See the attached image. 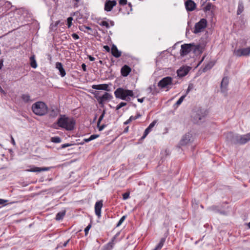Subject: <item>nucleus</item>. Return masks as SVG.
Segmentation results:
<instances>
[{"label":"nucleus","mask_w":250,"mask_h":250,"mask_svg":"<svg viewBox=\"0 0 250 250\" xmlns=\"http://www.w3.org/2000/svg\"><path fill=\"white\" fill-rule=\"evenodd\" d=\"M56 124L60 127L67 131H72L75 128L76 121L73 118L68 117L65 115H61Z\"/></svg>","instance_id":"f257e3e1"},{"label":"nucleus","mask_w":250,"mask_h":250,"mask_svg":"<svg viewBox=\"0 0 250 250\" xmlns=\"http://www.w3.org/2000/svg\"><path fill=\"white\" fill-rule=\"evenodd\" d=\"M227 137L231 144L244 145L250 140V132L242 135L229 132L227 134Z\"/></svg>","instance_id":"f03ea898"},{"label":"nucleus","mask_w":250,"mask_h":250,"mask_svg":"<svg viewBox=\"0 0 250 250\" xmlns=\"http://www.w3.org/2000/svg\"><path fill=\"white\" fill-rule=\"evenodd\" d=\"M114 95L116 98L129 102L131 100L130 97H134L132 90L125 89L122 87L118 88L114 91Z\"/></svg>","instance_id":"7ed1b4c3"},{"label":"nucleus","mask_w":250,"mask_h":250,"mask_svg":"<svg viewBox=\"0 0 250 250\" xmlns=\"http://www.w3.org/2000/svg\"><path fill=\"white\" fill-rule=\"evenodd\" d=\"M32 110L36 115L43 116L47 113L48 107L44 102H37L32 104Z\"/></svg>","instance_id":"20e7f679"},{"label":"nucleus","mask_w":250,"mask_h":250,"mask_svg":"<svg viewBox=\"0 0 250 250\" xmlns=\"http://www.w3.org/2000/svg\"><path fill=\"white\" fill-rule=\"evenodd\" d=\"M200 48L199 45H195L193 43H185L181 45L180 55L185 56L190 52H195Z\"/></svg>","instance_id":"39448f33"},{"label":"nucleus","mask_w":250,"mask_h":250,"mask_svg":"<svg viewBox=\"0 0 250 250\" xmlns=\"http://www.w3.org/2000/svg\"><path fill=\"white\" fill-rule=\"evenodd\" d=\"M176 83V82H174L171 77L167 76L160 80L158 83V86L161 89H166V90L167 91Z\"/></svg>","instance_id":"423d86ee"},{"label":"nucleus","mask_w":250,"mask_h":250,"mask_svg":"<svg viewBox=\"0 0 250 250\" xmlns=\"http://www.w3.org/2000/svg\"><path fill=\"white\" fill-rule=\"evenodd\" d=\"M206 111L200 108L195 109L192 112L193 120L195 123L198 124L207 115Z\"/></svg>","instance_id":"0eeeda50"},{"label":"nucleus","mask_w":250,"mask_h":250,"mask_svg":"<svg viewBox=\"0 0 250 250\" xmlns=\"http://www.w3.org/2000/svg\"><path fill=\"white\" fill-rule=\"evenodd\" d=\"M207 25V21L205 19H201L200 21L197 22L194 28L193 33L197 34L201 32L203 30L206 28Z\"/></svg>","instance_id":"6e6552de"},{"label":"nucleus","mask_w":250,"mask_h":250,"mask_svg":"<svg viewBox=\"0 0 250 250\" xmlns=\"http://www.w3.org/2000/svg\"><path fill=\"white\" fill-rule=\"evenodd\" d=\"M233 53L237 57L248 56L250 54V46L247 48L235 49L234 50Z\"/></svg>","instance_id":"1a4fd4ad"},{"label":"nucleus","mask_w":250,"mask_h":250,"mask_svg":"<svg viewBox=\"0 0 250 250\" xmlns=\"http://www.w3.org/2000/svg\"><path fill=\"white\" fill-rule=\"evenodd\" d=\"M112 98V95L107 92H105L102 97H100L98 100L100 104H101L102 106H104L103 103L104 101L110 100Z\"/></svg>","instance_id":"9d476101"},{"label":"nucleus","mask_w":250,"mask_h":250,"mask_svg":"<svg viewBox=\"0 0 250 250\" xmlns=\"http://www.w3.org/2000/svg\"><path fill=\"white\" fill-rule=\"evenodd\" d=\"M31 168L27 169V171L34 172H41L42 171H48L50 169V167H39L35 166H30Z\"/></svg>","instance_id":"9b49d317"},{"label":"nucleus","mask_w":250,"mask_h":250,"mask_svg":"<svg viewBox=\"0 0 250 250\" xmlns=\"http://www.w3.org/2000/svg\"><path fill=\"white\" fill-rule=\"evenodd\" d=\"M103 201H97L95 205V212L96 215L100 218L101 214V208L103 207Z\"/></svg>","instance_id":"f8f14e48"},{"label":"nucleus","mask_w":250,"mask_h":250,"mask_svg":"<svg viewBox=\"0 0 250 250\" xmlns=\"http://www.w3.org/2000/svg\"><path fill=\"white\" fill-rule=\"evenodd\" d=\"M185 6L188 11H192L195 9L196 4L192 0H187L185 2Z\"/></svg>","instance_id":"ddd939ff"},{"label":"nucleus","mask_w":250,"mask_h":250,"mask_svg":"<svg viewBox=\"0 0 250 250\" xmlns=\"http://www.w3.org/2000/svg\"><path fill=\"white\" fill-rule=\"evenodd\" d=\"M191 134L189 133L185 134L180 140L179 145L182 146L187 145L190 141Z\"/></svg>","instance_id":"4468645a"},{"label":"nucleus","mask_w":250,"mask_h":250,"mask_svg":"<svg viewBox=\"0 0 250 250\" xmlns=\"http://www.w3.org/2000/svg\"><path fill=\"white\" fill-rule=\"evenodd\" d=\"M229 79L228 77H224L221 83V90L222 92H225L227 90Z\"/></svg>","instance_id":"2eb2a0df"},{"label":"nucleus","mask_w":250,"mask_h":250,"mask_svg":"<svg viewBox=\"0 0 250 250\" xmlns=\"http://www.w3.org/2000/svg\"><path fill=\"white\" fill-rule=\"evenodd\" d=\"M55 67L59 71L60 75L62 77H63L65 76V71L63 67L62 64L61 62H57L55 64Z\"/></svg>","instance_id":"dca6fc26"},{"label":"nucleus","mask_w":250,"mask_h":250,"mask_svg":"<svg viewBox=\"0 0 250 250\" xmlns=\"http://www.w3.org/2000/svg\"><path fill=\"white\" fill-rule=\"evenodd\" d=\"M131 68L127 65H124L121 69V75L124 77L127 76L131 72Z\"/></svg>","instance_id":"f3484780"},{"label":"nucleus","mask_w":250,"mask_h":250,"mask_svg":"<svg viewBox=\"0 0 250 250\" xmlns=\"http://www.w3.org/2000/svg\"><path fill=\"white\" fill-rule=\"evenodd\" d=\"M111 52L112 55L115 58H119L121 56V52L118 49L117 46L114 44H113L111 47Z\"/></svg>","instance_id":"a211bd4d"},{"label":"nucleus","mask_w":250,"mask_h":250,"mask_svg":"<svg viewBox=\"0 0 250 250\" xmlns=\"http://www.w3.org/2000/svg\"><path fill=\"white\" fill-rule=\"evenodd\" d=\"M92 88L97 90H104L108 91V85L107 84H101L97 85H93Z\"/></svg>","instance_id":"6ab92c4d"},{"label":"nucleus","mask_w":250,"mask_h":250,"mask_svg":"<svg viewBox=\"0 0 250 250\" xmlns=\"http://www.w3.org/2000/svg\"><path fill=\"white\" fill-rule=\"evenodd\" d=\"M188 69L187 68H180L177 71V75L179 77H183L185 76L188 72Z\"/></svg>","instance_id":"aec40b11"},{"label":"nucleus","mask_w":250,"mask_h":250,"mask_svg":"<svg viewBox=\"0 0 250 250\" xmlns=\"http://www.w3.org/2000/svg\"><path fill=\"white\" fill-rule=\"evenodd\" d=\"M115 238L116 237L114 236L110 242L104 246L102 250H111L113 248L114 241Z\"/></svg>","instance_id":"412c9836"},{"label":"nucleus","mask_w":250,"mask_h":250,"mask_svg":"<svg viewBox=\"0 0 250 250\" xmlns=\"http://www.w3.org/2000/svg\"><path fill=\"white\" fill-rule=\"evenodd\" d=\"M244 3L242 0H239L238 2V5L237 10V15H240L244 11Z\"/></svg>","instance_id":"4be33fe9"},{"label":"nucleus","mask_w":250,"mask_h":250,"mask_svg":"<svg viewBox=\"0 0 250 250\" xmlns=\"http://www.w3.org/2000/svg\"><path fill=\"white\" fill-rule=\"evenodd\" d=\"M30 63L31 66L33 68H36L37 67V63L35 59V55H33L30 58Z\"/></svg>","instance_id":"5701e85b"},{"label":"nucleus","mask_w":250,"mask_h":250,"mask_svg":"<svg viewBox=\"0 0 250 250\" xmlns=\"http://www.w3.org/2000/svg\"><path fill=\"white\" fill-rule=\"evenodd\" d=\"M21 98L24 103H29L31 101L30 96L29 94H23L21 95Z\"/></svg>","instance_id":"b1692460"},{"label":"nucleus","mask_w":250,"mask_h":250,"mask_svg":"<svg viewBox=\"0 0 250 250\" xmlns=\"http://www.w3.org/2000/svg\"><path fill=\"white\" fill-rule=\"evenodd\" d=\"M65 214V210L58 212L56 215V218H55L56 220H58V221L62 220L63 219V217L64 216Z\"/></svg>","instance_id":"393cba45"},{"label":"nucleus","mask_w":250,"mask_h":250,"mask_svg":"<svg viewBox=\"0 0 250 250\" xmlns=\"http://www.w3.org/2000/svg\"><path fill=\"white\" fill-rule=\"evenodd\" d=\"M156 123V121H153L149 125V126L145 129V132H146V133L148 134L151 130L152 128L154 126Z\"/></svg>","instance_id":"a878e982"},{"label":"nucleus","mask_w":250,"mask_h":250,"mask_svg":"<svg viewBox=\"0 0 250 250\" xmlns=\"http://www.w3.org/2000/svg\"><path fill=\"white\" fill-rule=\"evenodd\" d=\"M79 29L81 31H83L84 32H87V30H90L91 31H92V29L90 27L87 26L85 25H83L82 26H80L79 27Z\"/></svg>","instance_id":"bb28decb"},{"label":"nucleus","mask_w":250,"mask_h":250,"mask_svg":"<svg viewBox=\"0 0 250 250\" xmlns=\"http://www.w3.org/2000/svg\"><path fill=\"white\" fill-rule=\"evenodd\" d=\"M165 241H166V238L165 237L162 238L161 239L159 243H158V244L156 247V249H159V250L160 249H161V248L163 247V245L164 244V243L165 242Z\"/></svg>","instance_id":"cd10ccee"},{"label":"nucleus","mask_w":250,"mask_h":250,"mask_svg":"<svg viewBox=\"0 0 250 250\" xmlns=\"http://www.w3.org/2000/svg\"><path fill=\"white\" fill-rule=\"evenodd\" d=\"M213 65L214 63L212 62H208L205 65V67L203 69V71L205 72L207 70L210 69Z\"/></svg>","instance_id":"c85d7f7f"},{"label":"nucleus","mask_w":250,"mask_h":250,"mask_svg":"<svg viewBox=\"0 0 250 250\" xmlns=\"http://www.w3.org/2000/svg\"><path fill=\"white\" fill-rule=\"evenodd\" d=\"M74 8L78 7L81 4H83L82 0H71Z\"/></svg>","instance_id":"c756f323"},{"label":"nucleus","mask_w":250,"mask_h":250,"mask_svg":"<svg viewBox=\"0 0 250 250\" xmlns=\"http://www.w3.org/2000/svg\"><path fill=\"white\" fill-rule=\"evenodd\" d=\"M51 141L54 143H61L62 140L60 137H53L51 138Z\"/></svg>","instance_id":"7c9ffc66"},{"label":"nucleus","mask_w":250,"mask_h":250,"mask_svg":"<svg viewBox=\"0 0 250 250\" xmlns=\"http://www.w3.org/2000/svg\"><path fill=\"white\" fill-rule=\"evenodd\" d=\"M99 24L101 26H105L106 28H109L110 27L109 23L105 21H102L101 22H99Z\"/></svg>","instance_id":"2f4dec72"},{"label":"nucleus","mask_w":250,"mask_h":250,"mask_svg":"<svg viewBox=\"0 0 250 250\" xmlns=\"http://www.w3.org/2000/svg\"><path fill=\"white\" fill-rule=\"evenodd\" d=\"M105 114V110H103L102 111V114L100 115V116L99 117V118L98 119V125L99 126V125H100L101 121H102V120L103 119L104 116V115Z\"/></svg>","instance_id":"473e14b6"},{"label":"nucleus","mask_w":250,"mask_h":250,"mask_svg":"<svg viewBox=\"0 0 250 250\" xmlns=\"http://www.w3.org/2000/svg\"><path fill=\"white\" fill-rule=\"evenodd\" d=\"M186 97V95H183L182 96H181L179 99V100L176 102V103H175V104L177 106H179L183 102V100H184V99Z\"/></svg>","instance_id":"72a5a7b5"},{"label":"nucleus","mask_w":250,"mask_h":250,"mask_svg":"<svg viewBox=\"0 0 250 250\" xmlns=\"http://www.w3.org/2000/svg\"><path fill=\"white\" fill-rule=\"evenodd\" d=\"M212 6L213 5L211 3H208L204 8V11L207 12L210 10Z\"/></svg>","instance_id":"f704fd0d"},{"label":"nucleus","mask_w":250,"mask_h":250,"mask_svg":"<svg viewBox=\"0 0 250 250\" xmlns=\"http://www.w3.org/2000/svg\"><path fill=\"white\" fill-rule=\"evenodd\" d=\"M126 104H127L126 103L121 102L119 104H118L117 105V106L116 107V110H118L122 107L125 106Z\"/></svg>","instance_id":"c9c22d12"},{"label":"nucleus","mask_w":250,"mask_h":250,"mask_svg":"<svg viewBox=\"0 0 250 250\" xmlns=\"http://www.w3.org/2000/svg\"><path fill=\"white\" fill-rule=\"evenodd\" d=\"M125 218H126V216H125V215L122 216L121 217V218L120 219V220L119 221L118 223H117V224L116 225V227H119L123 223V222L124 221V220H125Z\"/></svg>","instance_id":"e433bc0d"},{"label":"nucleus","mask_w":250,"mask_h":250,"mask_svg":"<svg viewBox=\"0 0 250 250\" xmlns=\"http://www.w3.org/2000/svg\"><path fill=\"white\" fill-rule=\"evenodd\" d=\"M91 228V222L84 229V232H85V235L86 236L88 233L89 230Z\"/></svg>","instance_id":"4c0bfd02"},{"label":"nucleus","mask_w":250,"mask_h":250,"mask_svg":"<svg viewBox=\"0 0 250 250\" xmlns=\"http://www.w3.org/2000/svg\"><path fill=\"white\" fill-rule=\"evenodd\" d=\"M73 18L71 17H68L67 19L68 27L70 28L72 25Z\"/></svg>","instance_id":"58836bf2"},{"label":"nucleus","mask_w":250,"mask_h":250,"mask_svg":"<svg viewBox=\"0 0 250 250\" xmlns=\"http://www.w3.org/2000/svg\"><path fill=\"white\" fill-rule=\"evenodd\" d=\"M209 209L212 211H216V212H219V211L218 209V207L216 206H212L210 207L209 208Z\"/></svg>","instance_id":"ea45409f"},{"label":"nucleus","mask_w":250,"mask_h":250,"mask_svg":"<svg viewBox=\"0 0 250 250\" xmlns=\"http://www.w3.org/2000/svg\"><path fill=\"white\" fill-rule=\"evenodd\" d=\"M129 197V193L125 192L123 194V198L124 200H126Z\"/></svg>","instance_id":"a19ab883"},{"label":"nucleus","mask_w":250,"mask_h":250,"mask_svg":"<svg viewBox=\"0 0 250 250\" xmlns=\"http://www.w3.org/2000/svg\"><path fill=\"white\" fill-rule=\"evenodd\" d=\"M99 137V135H98V134H93V135H91L89 137V138H90V141H92V140H94L95 139Z\"/></svg>","instance_id":"79ce46f5"},{"label":"nucleus","mask_w":250,"mask_h":250,"mask_svg":"<svg viewBox=\"0 0 250 250\" xmlns=\"http://www.w3.org/2000/svg\"><path fill=\"white\" fill-rule=\"evenodd\" d=\"M106 126V125L105 124H103L102 125H99V126L97 125V127L99 129V131L103 130L105 127Z\"/></svg>","instance_id":"37998d69"},{"label":"nucleus","mask_w":250,"mask_h":250,"mask_svg":"<svg viewBox=\"0 0 250 250\" xmlns=\"http://www.w3.org/2000/svg\"><path fill=\"white\" fill-rule=\"evenodd\" d=\"M50 115L53 117H55L57 115V111L55 109H52L50 112Z\"/></svg>","instance_id":"c03bdc74"},{"label":"nucleus","mask_w":250,"mask_h":250,"mask_svg":"<svg viewBox=\"0 0 250 250\" xmlns=\"http://www.w3.org/2000/svg\"><path fill=\"white\" fill-rule=\"evenodd\" d=\"M71 145H72V144H69V143L64 144L62 145L61 148H65L67 147L71 146Z\"/></svg>","instance_id":"a18cd8bd"},{"label":"nucleus","mask_w":250,"mask_h":250,"mask_svg":"<svg viewBox=\"0 0 250 250\" xmlns=\"http://www.w3.org/2000/svg\"><path fill=\"white\" fill-rule=\"evenodd\" d=\"M126 3H127L126 0H119V4L120 5H124L126 4Z\"/></svg>","instance_id":"49530a36"},{"label":"nucleus","mask_w":250,"mask_h":250,"mask_svg":"<svg viewBox=\"0 0 250 250\" xmlns=\"http://www.w3.org/2000/svg\"><path fill=\"white\" fill-rule=\"evenodd\" d=\"M72 37L75 40H78L79 39V36L76 33H73L72 34Z\"/></svg>","instance_id":"de8ad7c7"},{"label":"nucleus","mask_w":250,"mask_h":250,"mask_svg":"<svg viewBox=\"0 0 250 250\" xmlns=\"http://www.w3.org/2000/svg\"><path fill=\"white\" fill-rule=\"evenodd\" d=\"M4 5L6 6V7H7L8 8H10L11 7H12V5H11V3L9 1H6L5 2V4H4Z\"/></svg>","instance_id":"09e8293b"},{"label":"nucleus","mask_w":250,"mask_h":250,"mask_svg":"<svg viewBox=\"0 0 250 250\" xmlns=\"http://www.w3.org/2000/svg\"><path fill=\"white\" fill-rule=\"evenodd\" d=\"M8 202V200L0 199V205L4 204Z\"/></svg>","instance_id":"8fccbe9b"},{"label":"nucleus","mask_w":250,"mask_h":250,"mask_svg":"<svg viewBox=\"0 0 250 250\" xmlns=\"http://www.w3.org/2000/svg\"><path fill=\"white\" fill-rule=\"evenodd\" d=\"M149 89H150V92H151V93L153 95H154L157 92H155L154 89V90L153 89V88L152 86H150L149 87Z\"/></svg>","instance_id":"3c124183"},{"label":"nucleus","mask_w":250,"mask_h":250,"mask_svg":"<svg viewBox=\"0 0 250 250\" xmlns=\"http://www.w3.org/2000/svg\"><path fill=\"white\" fill-rule=\"evenodd\" d=\"M104 48L108 52H109L110 51V47L108 45H104Z\"/></svg>","instance_id":"603ef678"},{"label":"nucleus","mask_w":250,"mask_h":250,"mask_svg":"<svg viewBox=\"0 0 250 250\" xmlns=\"http://www.w3.org/2000/svg\"><path fill=\"white\" fill-rule=\"evenodd\" d=\"M82 68L83 71L85 72L86 71V65L84 63H83L82 64Z\"/></svg>","instance_id":"864d4df0"},{"label":"nucleus","mask_w":250,"mask_h":250,"mask_svg":"<svg viewBox=\"0 0 250 250\" xmlns=\"http://www.w3.org/2000/svg\"><path fill=\"white\" fill-rule=\"evenodd\" d=\"M88 57L89 60L91 62L94 61L95 60V58L90 55L88 56Z\"/></svg>","instance_id":"5fc2aeb1"},{"label":"nucleus","mask_w":250,"mask_h":250,"mask_svg":"<svg viewBox=\"0 0 250 250\" xmlns=\"http://www.w3.org/2000/svg\"><path fill=\"white\" fill-rule=\"evenodd\" d=\"M3 60L2 59H1L0 60V70L2 68V67L3 65Z\"/></svg>","instance_id":"6e6d98bb"},{"label":"nucleus","mask_w":250,"mask_h":250,"mask_svg":"<svg viewBox=\"0 0 250 250\" xmlns=\"http://www.w3.org/2000/svg\"><path fill=\"white\" fill-rule=\"evenodd\" d=\"M129 120L130 121V122H131L133 120H136V118H135V116H131L130 117V118H129Z\"/></svg>","instance_id":"4d7b16f0"},{"label":"nucleus","mask_w":250,"mask_h":250,"mask_svg":"<svg viewBox=\"0 0 250 250\" xmlns=\"http://www.w3.org/2000/svg\"><path fill=\"white\" fill-rule=\"evenodd\" d=\"M147 135H148V134L146 133V132L144 131V134H143V136L141 137V139L143 140V139H145Z\"/></svg>","instance_id":"13d9d810"},{"label":"nucleus","mask_w":250,"mask_h":250,"mask_svg":"<svg viewBox=\"0 0 250 250\" xmlns=\"http://www.w3.org/2000/svg\"><path fill=\"white\" fill-rule=\"evenodd\" d=\"M147 135H148V134L146 133V132L144 131V134H143V136L141 137V139L143 140V139H145Z\"/></svg>","instance_id":"bf43d9fd"},{"label":"nucleus","mask_w":250,"mask_h":250,"mask_svg":"<svg viewBox=\"0 0 250 250\" xmlns=\"http://www.w3.org/2000/svg\"><path fill=\"white\" fill-rule=\"evenodd\" d=\"M11 143H12V144L13 145H15V144H16L15 141L13 137L12 136H11Z\"/></svg>","instance_id":"052dcab7"},{"label":"nucleus","mask_w":250,"mask_h":250,"mask_svg":"<svg viewBox=\"0 0 250 250\" xmlns=\"http://www.w3.org/2000/svg\"><path fill=\"white\" fill-rule=\"evenodd\" d=\"M144 99L145 98H141V99H137V101L140 102V103H143L144 101Z\"/></svg>","instance_id":"680f3d73"},{"label":"nucleus","mask_w":250,"mask_h":250,"mask_svg":"<svg viewBox=\"0 0 250 250\" xmlns=\"http://www.w3.org/2000/svg\"><path fill=\"white\" fill-rule=\"evenodd\" d=\"M190 90V85H189L188 88L187 89V90L186 91V93L185 95H187L188 94V93L189 92Z\"/></svg>","instance_id":"e2e57ef3"},{"label":"nucleus","mask_w":250,"mask_h":250,"mask_svg":"<svg viewBox=\"0 0 250 250\" xmlns=\"http://www.w3.org/2000/svg\"><path fill=\"white\" fill-rule=\"evenodd\" d=\"M141 116V115L139 113H138L137 114V115L136 116H135L136 119L140 118Z\"/></svg>","instance_id":"0e129e2a"},{"label":"nucleus","mask_w":250,"mask_h":250,"mask_svg":"<svg viewBox=\"0 0 250 250\" xmlns=\"http://www.w3.org/2000/svg\"><path fill=\"white\" fill-rule=\"evenodd\" d=\"M83 141H84V142L87 143V142H90V141H90V138H89H89H87V139H83Z\"/></svg>","instance_id":"69168bd1"},{"label":"nucleus","mask_w":250,"mask_h":250,"mask_svg":"<svg viewBox=\"0 0 250 250\" xmlns=\"http://www.w3.org/2000/svg\"><path fill=\"white\" fill-rule=\"evenodd\" d=\"M109 24H110V26H113L114 25V22L112 21H110Z\"/></svg>","instance_id":"338daca9"},{"label":"nucleus","mask_w":250,"mask_h":250,"mask_svg":"<svg viewBox=\"0 0 250 250\" xmlns=\"http://www.w3.org/2000/svg\"><path fill=\"white\" fill-rule=\"evenodd\" d=\"M69 241V239L68 240L65 242H64V244H63V247H66L67 246V244L68 243Z\"/></svg>","instance_id":"774afa93"}]
</instances>
